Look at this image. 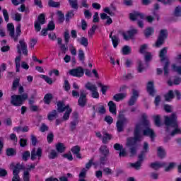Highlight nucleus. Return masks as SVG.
Returning <instances> with one entry per match:
<instances>
[{
    "instance_id": "obj_1",
    "label": "nucleus",
    "mask_w": 181,
    "mask_h": 181,
    "mask_svg": "<svg viewBox=\"0 0 181 181\" xmlns=\"http://www.w3.org/2000/svg\"><path fill=\"white\" fill-rule=\"evenodd\" d=\"M165 124L166 125V132H170L169 127L175 128L174 130L170 133L171 136H175L176 134H181V129H179V124H177V116L176 114L173 113L170 117H165Z\"/></svg>"
},
{
    "instance_id": "obj_2",
    "label": "nucleus",
    "mask_w": 181,
    "mask_h": 181,
    "mask_svg": "<svg viewBox=\"0 0 181 181\" xmlns=\"http://www.w3.org/2000/svg\"><path fill=\"white\" fill-rule=\"evenodd\" d=\"M25 89L23 86H20L18 88V94L21 95H12L11 104L13 107H21L25 103V101L28 99V93H24ZM23 93V94H22Z\"/></svg>"
},
{
    "instance_id": "obj_3",
    "label": "nucleus",
    "mask_w": 181,
    "mask_h": 181,
    "mask_svg": "<svg viewBox=\"0 0 181 181\" xmlns=\"http://www.w3.org/2000/svg\"><path fill=\"white\" fill-rule=\"evenodd\" d=\"M141 125L144 127L146 129L143 130V135L144 136H149L152 141L156 138V134L153 129H151V123L148 119V116L146 113H143L141 115Z\"/></svg>"
},
{
    "instance_id": "obj_4",
    "label": "nucleus",
    "mask_w": 181,
    "mask_h": 181,
    "mask_svg": "<svg viewBox=\"0 0 181 181\" xmlns=\"http://www.w3.org/2000/svg\"><path fill=\"white\" fill-rule=\"evenodd\" d=\"M141 124H136L134 128V137H129L127 139V146L130 148L132 146H135L136 145V142H139L142 138L141 135Z\"/></svg>"
},
{
    "instance_id": "obj_5",
    "label": "nucleus",
    "mask_w": 181,
    "mask_h": 181,
    "mask_svg": "<svg viewBox=\"0 0 181 181\" xmlns=\"http://www.w3.org/2000/svg\"><path fill=\"white\" fill-rule=\"evenodd\" d=\"M168 36L169 33H168L167 29L160 30L157 40L155 43L156 47H160V46L165 43V41L168 39Z\"/></svg>"
},
{
    "instance_id": "obj_6",
    "label": "nucleus",
    "mask_w": 181,
    "mask_h": 181,
    "mask_svg": "<svg viewBox=\"0 0 181 181\" xmlns=\"http://www.w3.org/2000/svg\"><path fill=\"white\" fill-rule=\"evenodd\" d=\"M45 23H46V16L45 13H41L34 22V29L35 32H40V30H42V25H45Z\"/></svg>"
},
{
    "instance_id": "obj_7",
    "label": "nucleus",
    "mask_w": 181,
    "mask_h": 181,
    "mask_svg": "<svg viewBox=\"0 0 181 181\" xmlns=\"http://www.w3.org/2000/svg\"><path fill=\"white\" fill-rule=\"evenodd\" d=\"M17 52L18 54H24V56H28V45L25 42V40H21L19 44L17 45Z\"/></svg>"
},
{
    "instance_id": "obj_8",
    "label": "nucleus",
    "mask_w": 181,
    "mask_h": 181,
    "mask_svg": "<svg viewBox=\"0 0 181 181\" xmlns=\"http://www.w3.org/2000/svg\"><path fill=\"white\" fill-rule=\"evenodd\" d=\"M135 35H138V29L135 28L129 30L122 33L123 39L127 41L134 39V37H135Z\"/></svg>"
},
{
    "instance_id": "obj_9",
    "label": "nucleus",
    "mask_w": 181,
    "mask_h": 181,
    "mask_svg": "<svg viewBox=\"0 0 181 181\" xmlns=\"http://www.w3.org/2000/svg\"><path fill=\"white\" fill-rule=\"evenodd\" d=\"M85 87L87 90H89L91 91V97L92 98H96L98 99L100 98V93H98V90H97V87L95 85L91 84V83L88 82L86 85Z\"/></svg>"
},
{
    "instance_id": "obj_10",
    "label": "nucleus",
    "mask_w": 181,
    "mask_h": 181,
    "mask_svg": "<svg viewBox=\"0 0 181 181\" xmlns=\"http://www.w3.org/2000/svg\"><path fill=\"white\" fill-rule=\"evenodd\" d=\"M69 74L73 77H83L84 76V69L81 66H78L76 69H71Z\"/></svg>"
},
{
    "instance_id": "obj_11",
    "label": "nucleus",
    "mask_w": 181,
    "mask_h": 181,
    "mask_svg": "<svg viewBox=\"0 0 181 181\" xmlns=\"http://www.w3.org/2000/svg\"><path fill=\"white\" fill-rule=\"evenodd\" d=\"M73 118V121L70 122V131H71V132L76 131L77 125H78V123L80 122V120H78V113L74 112Z\"/></svg>"
},
{
    "instance_id": "obj_12",
    "label": "nucleus",
    "mask_w": 181,
    "mask_h": 181,
    "mask_svg": "<svg viewBox=\"0 0 181 181\" xmlns=\"http://www.w3.org/2000/svg\"><path fill=\"white\" fill-rule=\"evenodd\" d=\"M43 153V150L41 148H38L36 151V148H33L31 151V160H36V156L38 158V160H40L42 155Z\"/></svg>"
},
{
    "instance_id": "obj_13",
    "label": "nucleus",
    "mask_w": 181,
    "mask_h": 181,
    "mask_svg": "<svg viewBox=\"0 0 181 181\" xmlns=\"http://www.w3.org/2000/svg\"><path fill=\"white\" fill-rule=\"evenodd\" d=\"M113 148L115 151H119V158H125V156H127V151L124 148V146H122V144L116 143L114 144Z\"/></svg>"
},
{
    "instance_id": "obj_14",
    "label": "nucleus",
    "mask_w": 181,
    "mask_h": 181,
    "mask_svg": "<svg viewBox=\"0 0 181 181\" xmlns=\"http://www.w3.org/2000/svg\"><path fill=\"white\" fill-rule=\"evenodd\" d=\"M36 165L35 164H31L28 166L25 171L23 172V181H30V172L32 169H35Z\"/></svg>"
},
{
    "instance_id": "obj_15",
    "label": "nucleus",
    "mask_w": 181,
    "mask_h": 181,
    "mask_svg": "<svg viewBox=\"0 0 181 181\" xmlns=\"http://www.w3.org/2000/svg\"><path fill=\"white\" fill-rule=\"evenodd\" d=\"M138 97H139V93L138 90L133 89L132 90V95L128 101V105L129 107H132V105H135V103H136V100H138Z\"/></svg>"
},
{
    "instance_id": "obj_16",
    "label": "nucleus",
    "mask_w": 181,
    "mask_h": 181,
    "mask_svg": "<svg viewBox=\"0 0 181 181\" xmlns=\"http://www.w3.org/2000/svg\"><path fill=\"white\" fill-rule=\"evenodd\" d=\"M87 104V94L81 93L79 99L78 100V105L81 108H84Z\"/></svg>"
},
{
    "instance_id": "obj_17",
    "label": "nucleus",
    "mask_w": 181,
    "mask_h": 181,
    "mask_svg": "<svg viewBox=\"0 0 181 181\" xmlns=\"http://www.w3.org/2000/svg\"><path fill=\"white\" fill-rule=\"evenodd\" d=\"M166 54H168V48L163 47L162 49H160L159 53L160 62H169V58L166 57Z\"/></svg>"
},
{
    "instance_id": "obj_18",
    "label": "nucleus",
    "mask_w": 181,
    "mask_h": 181,
    "mask_svg": "<svg viewBox=\"0 0 181 181\" xmlns=\"http://www.w3.org/2000/svg\"><path fill=\"white\" fill-rule=\"evenodd\" d=\"M129 19L130 21H132L133 22H135L136 19H138V17H140V19H144L145 18V15L142 13L139 12H135L134 13H130L129 14Z\"/></svg>"
},
{
    "instance_id": "obj_19",
    "label": "nucleus",
    "mask_w": 181,
    "mask_h": 181,
    "mask_svg": "<svg viewBox=\"0 0 181 181\" xmlns=\"http://www.w3.org/2000/svg\"><path fill=\"white\" fill-rule=\"evenodd\" d=\"M107 105L109 107V111L113 115H117V105L114 101L110 100L107 103Z\"/></svg>"
},
{
    "instance_id": "obj_20",
    "label": "nucleus",
    "mask_w": 181,
    "mask_h": 181,
    "mask_svg": "<svg viewBox=\"0 0 181 181\" xmlns=\"http://www.w3.org/2000/svg\"><path fill=\"white\" fill-rule=\"evenodd\" d=\"M21 25L19 24L16 27V35H15V31L13 33V37H11L12 39H13L14 42H17L18 40L19 39V36L22 35V30L21 29Z\"/></svg>"
},
{
    "instance_id": "obj_21",
    "label": "nucleus",
    "mask_w": 181,
    "mask_h": 181,
    "mask_svg": "<svg viewBox=\"0 0 181 181\" xmlns=\"http://www.w3.org/2000/svg\"><path fill=\"white\" fill-rule=\"evenodd\" d=\"M147 92L151 97L155 96V86L153 81H149L147 84Z\"/></svg>"
},
{
    "instance_id": "obj_22",
    "label": "nucleus",
    "mask_w": 181,
    "mask_h": 181,
    "mask_svg": "<svg viewBox=\"0 0 181 181\" xmlns=\"http://www.w3.org/2000/svg\"><path fill=\"white\" fill-rule=\"evenodd\" d=\"M11 168H13V175H19L21 170H22V165H21V163H16V165L12 163L11 164Z\"/></svg>"
},
{
    "instance_id": "obj_23",
    "label": "nucleus",
    "mask_w": 181,
    "mask_h": 181,
    "mask_svg": "<svg viewBox=\"0 0 181 181\" xmlns=\"http://www.w3.org/2000/svg\"><path fill=\"white\" fill-rule=\"evenodd\" d=\"M166 166V163H159V162H154L151 163L150 165V168L151 169H153L154 170H158V169H160V168H163Z\"/></svg>"
},
{
    "instance_id": "obj_24",
    "label": "nucleus",
    "mask_w": 181,
    "mask_h": 181,
    "mask_svg": "<svg viewBox=\"0 0 181 181\" xmlns=\"http://www.w3.org/2000/svg\"><path fill=\"white\" fill-rule=\"evenodd\" d=\"M155 33V29L152 27H147L144 31V35L146 37V39H148V37H151L152 35Z\"/></svg>"
},
{
    "instance_id": "obj_25",
    "label": "nucleus",
    "mask_w": 181,
    "mask_h": 181,
    "mask_svg": "<svg viewBox=\"0 0 181 181\" xmlns=\"http://www.w3.org/2000/svg\"><path fill=\"white\" fill-rule=\"evenodd\" d=\"M52 100H53V95L52 93L45 94L43 98L44 104H46L47 105H50Z\"/></svg>"
},
{
    "instance_id": "obj_26",
    "label": "nucleus",
    "mask_w": 181,
    "mask_h": 181,
    "mask_svg": "<svg viewBox=\"0 0 181 181\" xmlns=\"http://www.w3.org/2000/svg\"><path fill=\"white\" fill-rule=\"evenodd\" d=\"M157 155L160 159H163L166 156V151H165L163 146L158 147Z\"/></svg>"
},
{
    "instance_id": "obj_27",
    "label": "nucleus",
    "mask_w": 181,
    "mask_h": 181,
    "mask_svg": "<svg viewBox=\"0 0 181 181\" xmlns=\"http://www.w3.org/2000/svg\"><path fill=\"white\" fill-rule=\"evenodd\" d=\"M99 151L103 156H108L110 155V149H108V147L105 145H102L100 147Z\"/></svg>"
},
{
    "instance_id": "obj_28",
    "label": "nucleus",
    "mask_w": 181,
    "mask_h": 181,
    "mask_svg": "<svg viewBox=\"0 0 181 181\" xmlns=\"http://www.w3.org/2000/svg\"><path fill=\"white\" fill-rule=\"evenodd\" d=\"M125 124H127V123L125 122L119 121V120L117 121L116 127H117V132H122V131H124V127Z\"/></svg>"
},
{
    "instance_id": "obj_29",
    "label": "nucleus",
    "mask_w": 181,
    "mask_h": 181,
    "mask_svg": "<svg viewBox=\"0 0 181 181\" xmlns=\"http://www.w3.org/2000/svg\"><path fill=\"white\" fill-rule=\"evenodd\" d=\"M55 148L59 153H63L66 151V146H64L63 143L57 144Z\"/></svg>"
},
{
    "instance_id": "obj_30",
    "label": "nucleus",
    "mask_w": 181,
    "mask_h": 181,
    "mask_svg": "<svg viewBox=\"0 0 181 181\" xmlns=\"http://www.w3.org/2000/svg\"><path fill=\"white\" fill-rule=\"evenodd\" d=\"M112 43L114 49H117V47H118V45H119V37L117 35H113L112 37Z\"/></svg>"
},
{
    "instance_id": "obj_31",
    "label": "nucleus",
    "mask_w": 181,
    "mask_h": 181,
    "mask_svg": "<svg viewBox=\"0 0 181 181\" xmlns=\"http://www.w3.org/2000/svg\"><path fill=\"white\" fill-rule=\"evenodd\" d=\"M131 52H132V48L128 45H124L122 49V54L124 56L129 54Z\"/></svg>"
},
{
    "instance_id": "obj_32",
    "label": "nucleus",
    "mask_w": 181,
    "mask_h": 181,
    "mask_svg": "<svg viewBox=\"0 0 181 181\" xmlns=\"http://www.w3.org/2000/svg\"><path fill=\"white\" fill-rule=\"evenodd\" d=\"M58 112H64V102L59 100L57 103Z\"/></svg>"
},
{
    "instance_id": "obj_33",
    "label": "nucleus",
    "mask_w": 181,
    "mask_h": 181,
    "mask_svg": "<svg viewBox=\"0 0 181 181\" xmlns=\"http://www.w3.org/2000/svg\"><path fill=\"white\" fill-rule=\"evenodd\" d=\"M16 64V73H19L21 71V57H16L15 59Z\"/></svg>"
},
{
    "instance_id": "obj_34",
    "label": "nucleus",
    "mask_w": 181,
    "mask_h": 181,
    "mask_svg": "<svg viewBox=\"0 0 181 181\" xmlns=\"http://www.w3.org/2000/svg\"><path fill=\"white\" fill-rule=\"evenodd\" d=\"M7 29L9 31V36L11 37H13V33L15 32V25H13V23H8Z\"/></svg>"
},
{
    "instance_id": "obj_35",
    "label": "nucleus",
    "mask_w": 181,
    "mask_h": 181,
    "mask_svg": "<svg viewBox=\"0 0 181 181\" xmlns=\"http://www.w3.org/2000/svg\"><path fill=\"white\" fill-rule=\"evenodd\" d=\"M98 87H100L101 88V93L103 95H105L107 94V91H108V86H105L104 84H102L101 83H98Z\"/></svg>"
},
{
    "instance_id": "obj_36",
    "label": "nucleus",
    "mask_w": 181,
    "mask_h": 181,
    "mask_svg": "<svg viewBox=\"0 0 181 181\" xmlns=\"http://www.w3.org/2000/svg\"><path fill=\"white\" fill-rule=\"evenodd\" d=\"M48 6L49 8H60V2L54 1L53 0H49Z\"/></svg>"
},
{
    "instance_id": "obj_37",
    "label": "nucleus",
    "mask_w": 181,
    "mask_h": 181,
    "mask_svg": "<svg viewBox=\"0 0 181 181\" xmlns=\"http://www.w3.org/2000/svg\"><path fill=\"white\" fill-rule=\"evenodd\" d=\"M154 119V124L156 127H161L162 126V122L160 121V115H157L153 117Z\"/></svg>"
},
{
    "instance_id": "obj_38",
    "label": "nucleus",
    "mask_w": 181,
    "mask_h": 181,
    "mask_svg": "<svg viewBox=\"0 0 181 181\" xmlns=\"http://www.w3.org/2000/svg\"><path fill=\"white\" fill-rule=\"evenodd\" d=\"M125 98V95L124 93H117L113 96V100L118 103L121 101V100H124Z\"/></svg>"
},
{
    "instance_id": "obj_39",
    "label": "nucleus",
    "mask_w": 181,
    "mask_h": 181,
    "mask_svg": "<svg viewBox=\"0 0 181 181\" xmlns=\"http://www.w3.org/2000/svg\"><path fill=\"white\" fill-rule=\"evenodd\" d=\"M74 16V11L70 10L65 15V21L66 22H69L70 19Z\"/></svg>"
},
{
    "instance_id": "obj_40",
    "label": "nucleus",
    "mask_w": 181,
    "mask_h": 181,
    "mask_svg": "<svg viewBox=\"0 0 181 181\" xmlns=\"http://www.w3.org/2000/svg\"><path fill=\"white\" fill-rule=\"evenodd\" d=\"M129 165L131 168H134L136 170H139V169H141V166H142V163H141V161H136L134 163H129Z\"/></svg>"
},
{
    "instance_id": "obj_41",
    "label": "nucleus",
    "mask_w": 181,
    "mask_h": 181,
    "mask_svg": "<svg viewBox=\"0 0 181 181\" xmlns=\"http://www.w3.org/2000/svg\"><path fill=\"white\" fill-rule=\"evenodd\" d=\"M173 98H175V94L173 93V90H170L165 95V101H170Z\"/></svg>"
},
{
    "instance_id": "obj_42",
    "label": "nucleus",
    "mask_w": 181,
    "mask_h": 181,
    "mask_svg": "<svg viewBox=\"0 0 181 181\" xmlns=\"http://www.w3.org/2000/svg\"><path fill=\"white\" fill-rule=\"evenodd\" d=\"M68 2L73 9H78V2L77 0H68Z\"/></svg>"
},
{
    "instance_id": "obj_43",
    "label": "nucleus",
    "mask_w": 181,
    "mask_h": 181,
    "mask_svg": "<svg viewBox=\"0 0 181 181\" xmlns=\"http://www.w3.org/2000/svg\"><path fill=\"white\" fill-rule=\"evenodd\" d=\"M146 50H148V44H143L140 46L139 52L141 54H146L148 53Z\"/></svg>"
},
{
    "instance_id": "obj_44",
    "label": "nucleus",
    "mask_w": 181,
    "mask_h": 181,
    "mask_svg": "<svg viewBox=\"0 0 181 181\" xmlns=\"http://www.w3.org/2000/svg\"><path fill=\"white\" fill-rule=\"evenodd\" d=\"M57 156H59V153L54 149H52L48 155L49 159H56Z\"/></svg>"
},
{
    "instance_id": "obj_45",
    "label": "nucleus",
    "mask_w": 181,
    "mask_h": 181,
    "mask_svg": "<svg viewBox=\"0 0 181 181\" xmlns=\"http://www.w3.org/2000/svg\"><path fill=\"white\" fill-rule=\"evenodd\" d=\"M56 117H57V112L56 111V110H53L47 115V118L49 121H53V119L56 118Z\"/></svg>"
},
{
    "instance_id": "obj_46",
    "label": "nucleus",
    "mask_w": 181,
    "mask_h": 181,
    "mask_svg": "<svg viewBox=\"0 0 181 181\" xmlns=\"http://www.w3.org/2000/svg\"><path fill=\"white\" fill-rule=\"evenodd\" d=\"M29 158H30V151H24L22 154V160L24 162H28V160H29Z\"/></svg>"
},
{
    "instance_id": "obj_47",
    "label": "nucleus",
    "mask_w": 181,
    "mask_h": 181,
    "mask_svg": "<svg viewBox=\"0 0 181 181\" xmlns=\"http://www.w3.org/2000/svg\"><path fill=\"white\" fill-rule=\"evenodd\" d=\"M64 39L65 45H69V42H70V32L67 30L64 32Z\"/></svg>"
},
{
    "instance_id": "obj_48",
    "label": "nucleus",
    "mask_w": 181,
    "mask_h": 181,
    "mask_svg": "<svg viewBox=\"0 0 181 181\" xmlns=\"http://www.w3.org/2000/svg\"><path fill=\"white\" fill-rule=\"evenodd\" d=\"M40 78H42V80H45V81L49 85L53 84V80H52V78L46 76V75H40Z\"/></svg>"
},
{
    "instance_id": "obj_49",
    "label": "nucleus",
    "mask_w": 181,
    "mask_h": 181,
    "mask_svg": "<svg viewBox=\"0 0 181 181\" xmlns=\"http://www.w3.org/2000/svg\"><path fill=\"white\" fill-rule=\"evenodd\" d=\"M108 160V156H103L100 157V166H105L107 165V162Z\"/></svg>"
},
{
    "instance_id": "obj_50",
    "label": "nucleus",
    "mask_w": 181,
    "mask_h": 181,
    "mask_svg": "<svg viewBox=\"0 0 181 181\" xmlns=\"http://www.w3.org/2000/svg\"><path fill=\"white\" fill-rule=\"evenodd\" d=\"M57 16H58V22H59V23H63V22H64V20L66 19L64 18V13H63L62 11H57Z\"/></svg>"
},
{
    "instance_id": "obj_51",
    "label": "nucleus",
    "mask_w": 181,
    "mask_h": 181,
    "mask_svg": "<svg viewBox=\"0 0 181 181\" xmlns=\"http://www.w3.org/2000/svg\"><path fill=\"white\" fill-rule=\"evenodd\" d=\"M73 112V109H69L66 110L65 113L64 114L62 118L64 121H67L70 118V115Z\"/></svg>"
},
{
    "instance_id": "obj_52",
    "label": "nucleus",
    "mask_w": 181,
    "mask_h": 181,
    "mask_svg": "<svg viewBox=\"0 0 181 181\" xmlns=\"http://www.w3.org/2000/svg\"><path fill=\"white\" fill-rule=\"evenodd\" d=\"M6 153L7 156H13L16 155V150L13 148H8L6 149Z\"/></svg>"
},
{
    "instance_id": "obj_53",
    "label": "nucleus",
    "mask_w": 181,
    "mask_h": 181,
    "mask_svg": "<svg viewBox=\"0 0 181 181\" xmlns=\"http://www.w3.org/2000/svg\"><path fill=\"white\" fill-rule=\"evenodd\" d=\"M170 62L167 61L164 64L163 70H164V76H169V65Z\"/></svg>"
},
{
    "instance_id": "obj_54",
    "label": "nucleus",
    "mask_w": 181,
    "mask_h": 181,
    "mask_svg": "<svg viewBox=\"0 0 181 181\" xmlns=\"http://www.w3.org/2000/svg\"><path fill=\"white\" fill-rule=\"evenodd\" d=\"M108 141H111V134L105 133L103 136V144H107Z\"/></svg>"
},
{
    "instance_id": "obj_55",
    "label": "nucleus",
    "mask_w": 181,
    "mask_h": 181,
    "mask_svg": "<svg viewBox=\"0 0 181 181\" xmlns=\"http://www.w3.org/2000/svg\"><path fill=\"white\" fill-rule=\"evenodd\" d=\"M95 30H97V25H93L88 32V35L89 37H93V36H94V33H95Z\"/></svg>"
},
{
    "instance_id": "obj_56",
    "label": "nucleus",
    "mask_w": 181,
    "mask_h": 181,
    "mask_svg": "<svg viewBox=\"0 0 181 181\" xmlns=\"http://www.w3.org/2000/svg\"><path fill=\"white\" fill-rule=\"evenodd\" d=\"M80 45L84 46V47H87V46H88V39L86 37H81L80 40Z\"/></svg>"
},
{
    "instance_id": "obj_57",
    "label": "nucleus",
    "mask_w": 181,
    "mask_h": 181,
    "mask_svg": "<svg viewBox=\"0 0 181 181\" xmlns=\"http://www.w3.org/2000/svg\"><path fill=\"white\" fill-rule=\"evenodd\" d=\"M173 13H174V16H176L177 18H180V16H181V7L180 6L175 7Z\"/></svg>"
},
{
    "instance_id": "obj_58",
    "label": "nucleus",
    "mask_w": 181,
    "mask_h": 181,
    "mask_svg": "<svg viewBox=\"0 0 181 181\" xmlns=\"http://www.w3.org/2000/svg\"><path fill=\"white\" fill-rule=\"evenodd\" d=\"M78 59L80 62H84L86 59V55L84 54V51L83 49H79L78 50Z\"/></svg>"
},
{
    "instance_id": "obj_59",
    "label": "nucleus",
    "mask_w": 181,
    "mask_h": 181,
    "mask_svg": "<svg viewBox=\"0 0 181 181\" xmlns=\"http://www.w3.org/2000/svg\"><path fill=\"white\" fill-rule=\"evenodd\" d=\"M47 29L48 30H54V29H56V24H54L53 21H51L48 23Z\"/></svg>"
},
{
    "instance_id": "obj_60",
    "label": "nucleus",
    "mask_w": 181,
    "mask_h": 181,
    "mask_svg": "<svg viewBox=\"0 0 181 181\" xmlns=\"http://www.w3.org/2000/svg\"><path fill=\"white\" fill-rule=\"evenodd\" d=\"M81 151V148L79 146H74L71 148V152L75 155Z\"/></svg>"
},
{
    "instance_id": "obj_61",
    "label": "nucleus",
    "mask_w": 181,
    "mask_h": 181,
    "mask_svg": "<svg viewBox=\"0 0 181 181\" xmlns=\"http://www.w3.org/2000/svg\"><path fill=\"white\" fill-rule=\"evenodd\" d=\"M63 87L65 91H70L71 87H70V83L69 82V80L64 79Z\"/></svg>"
},
{
    "instance_id": "obj_62",
    "label": "nucleus",
    "mask_w": 181,
    "mask_h": 181,
    "mask_svg": "<svg viewBox=\"0 0 181 181\" xmlns=\"http://www.w3.org/2000/svg\"><path fill=\"white\" fill-rule=\"evenodd\" d=\"M3 16L5 22H9V14L8 13V10H6V8L3 9Z\"/></svg>"
},
{
    "instance_id": "obj_63",
    "label": "nucleus",
    "mask_w": 181,
    "mask_h": 181,
    "mask_svg": "<svg viewBox=\"0 0 181 181\" xmlns=\"http://www.w3.org/2000/svg\"><path fill=\"white\" fill-rule=\"evenodd\" d=\"M144 59L146 62H151L152 59V54L149 52H146L144 55Z\"/></svg>"
},
{
    "instance_id": "obj_64",
    "label": "nucleus",
    "mask_w": 181,
    "mask_h": 181,
    "mask_svg": "<svg viewBox=\"0 0 181 181\" xmlns=\"http://www.w3.org/2000/svg\"><path fill=\"white\" fill-rule=\"evenodd\" d=\"M172 67H173V70L174 71H176V73H177L180 75H181V66H176V64H173L172 65Z\"/></svg>"
}]
</instances>
